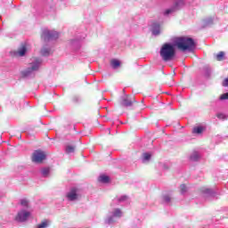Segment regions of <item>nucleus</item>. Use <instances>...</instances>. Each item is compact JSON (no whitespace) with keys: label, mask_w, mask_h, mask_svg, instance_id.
Listing matches in <instances>:
<instances>
[{"label":"nucleus","mask_w":228,"mask_h":228,"mask_svg":"<svg viewBox=\"0 0 228 228\" xmlns=\"http://www.w3.org/2000/svg\"><path fill=\"white\" fill-rule=\"evenodd\" d=\"M227 99H228V93L223 94L219 97V101H227Z\"/></svg>","instance_id":"obj_24"},{"label":"nucleus","mask_w":228,"mask_h":228,"mask_svg":"<svg viewBox=\"0 0 228 228\" xmlns=\"http://www.w3.org/2000/svg\"><path fill=\"white\" fill-rule=\"evenodd\" d=\"M180 190H181V193H186V191H187L186 184H181Z\"/></svg>","instance_id":"obj_25"},{"label":"nucleus","mask_w":228,"mask_h":228,"mask_svg":"<svg viewBox=\"0 0 228 228\" xmlns=\"http://www.w3.org/2000/svg\"><path fill=\"white\" fill-rule=\"evenodd\" d=\"M217 118H219L220 120H227V116H225L223 113H219L216 115Z\"/></svg>","instance_id":"obj_23"},{"label":"nucleus","mask_w":228,"mask_h":228,"mask_svg":"<svg viewBox=\"0 0 228 228\" xmlns=\"http://www.w3.org/2000/svg\"><path fill=\"white\" fill-rule=\"evenodd\" d=\"M41 54L43 56H47L49 54V50H47V48H44L43 50H41Z\"/></svg>","instance_id":"obj_26"},{"label":"nucleus","mask_w":228,"mask_h":228,"mask_svg":"<svg viewBox=\"0 0 228 228\" xmlns=\"http://www.w3.org/2000/svg\"><path fill=\"white\" fill-rule=\"evenodd\" d=\"M0 13H6V9H4V8L0 9Z\"/></svg>","instance_id":"obj_31"},{"label":"nucleus","mask_w":228,"mask_h":228,"mask_svg":"<svg viewBox=\"0 0 228 228\" xmlns=\"http://www.w3.org/2000/svg\"><path fill=\"white\" fill-rule=\"evenodd\" d=\"M114 216L120 218V216H122V210H120V208H116L114 210Z\"/></svg>","instance_id":"obj_18"},{"label":"nucleus","mask_w":228,"mask_h":228,"mask_svg":"<svg viewBox=\"0 0 228 228\" xmlns=\"http://www.w3.org/2000/svg\"><path fill=\"white\" fill-rule=\"evenodd\" d=\"M58 37H60V34L56 31L45 30L42 34V38L45 42H47V40H56Z\"/></svg>","instance_id":"obj_5"},{"label":"nucleus","mask_w":228,"mask_h":228,"mask_svg":"<svg viewBox=\"0 0 228 228\" xmlns=\"http://www.w3.org/2000/svg\"><path fill=\"white\" fill-rule=\"evenodd\" d=\"M110 65L112 69H118V67H120V61L113 59L110 61Z\"/></svg>","instance_id":"obj_14"},{"label":"nucleus","mask_w":228,"mask_h":228,"mask_svg":"<svg viewBox=\"0 0 228 228\" xmlns=\"http://www.w3.org/2000/svg\"><path fill=\"white\" fill-rule=\"evenodd\" d=\"M31 214L28 211L21 210L16 216L17 222H26Z\"/></svg>","instance_id":"obj_6"},{"label":"nucleus","mask_w":228,"mask_h":228,"mask_svg":"<svg viewBox=\"0 0 228 228\" xmlns=\"http://www.w3.org/2000/svg\"><path fill=\"white\" fill-rule=\"evenodd\" d=\"M74 151H76V147L75 146H67L66 148V151L68 152V154H69L70 152H74Z\"/></svg>","instance_id":"obj_20"},{"label":"nucleus","mask_w":228,"mask_h":228,"mask_svg":"<svg viewBox=\"0 0 228 228\" xmlns=\"http://www.w3.org/2000/svg\"><path fill=\"white\" fill-rule=\"evenodd\" d=\"M173 12H175V8L167 9L165 12L166 15H169V13H173Z\"/></svg>","instance_id":"obj_27"},{"label":"nucleus","mask_w":228,"mask_h":228,"mask_svg":"<svg viewBox=\"0 0 228 228\" xmlns=\"http://www.w3.org/2000/svg\"><path fill=\"white\" fill-rule=\"evenodd\" d=\"M47 225H49L47 220H44L41 222V224H37V228H45Z\"/></svg>","instance_id":"obj_19"},{"label":"nucleus","mask_w":228,"mask_h":228,"mask_svg":"<svg viewBox=\"0 0 228 228\" xmlns=\"http://www.w3.org/2000/svg\"><path fill=\"white\" fill-rule=\"evenodd\" d=\"M163 200H164V202L168 203L172 200V198H170V196H168V195H166V196H164Z\"/></svg>","instance_id":"obj_28"},{"label":"nucleus","mask_w":228,"mask_h":228,"mask_svg":"<svg viewBox=\"0 0 228 228\" xmlns=\"http://www.w3.org/2000/svg\"><path fill=\"white\" fill-rule=\"evenodd\" d=\"M152 155H151V153H143L142 154V158L144 161H149V159H151Z\"/></svg>","instance_id":"obj_22"},{"label":"nucleus","mask_w":228,"mask_h":228,"mask_svg":"<svg viewBox=\"0 0 228 228\" xmlns=\"http://www.w3.org/2000/svg\"><path fill=\"white\" fill-rule=\"evenodd\" d=\"M69 200H77V189L73 188L67 194Z\"/></svg>","instance_id":"obj_7"},{"label":"nucleus","mask_w":228,"mask_h":228,"mask_svg":"<svg viewBox=\"0 0 228 228\" xmlns=\"http://www.w3.org/2000/svg\"><path fill=\"white\" fill-rule=\"evenodd\" d=\"M204 131V127L202 126H197L194 127L192 130V133H195L196 134H201V133Z\"/></svg>","instance_id":"obj_17"},{"label":"nucleus","mask_w":228,"mask_h":228,"mask_svg":"<svg viewBox=\"0 0 228 228\" xmlns=\"http://www.w3.org/2000/svg\"><path fill=\"white\" fill-rule=\"evenodd\" d=\"M127 198L126 196H124L123 198H121L119 200H126Z\"/></svg>","instance_id":"obj_32"},{"label":"nucleus","mask_w":228,"mask_h":228,"mask_svg":"<svg viewBox=\"0 0 228 228\" xmlns=\"http://www.w3.org/2000/svg\"><path fill=\"white\" fill-rule=\"evenodd\" d=\"M27 52L28 47H26V45H21L20 47L17 50L16 54L18 56H24Z\"/></svg>","instance_id":"obj_9"},{"label":"nucleus","mask_w":228,"mask_h":228,"mask_svg":"<svg viewBox=\"0 0 228 228\" xmlns=\"http://www.w3.org/2000/svg\"><path fill=\"white\" fill-rule=\"evenodd\" d=\"M45 158H47L45 152L41 150H37L33 152L31 159L33 163H43Z\"/></svg>","instance_id":"obj_3"},{"label":"nucleus","mask_w":228,"mask_h":228,"mask_svg":"<svg viewBox=\"0 0 228 228\" xmlns=\"http://www.w3.org/2000/svg\"><path fill=\"white\" fill-rule=\"evenodd\" d=\"M70 102L72 106H79L81 104V98L78 95H73L70 98Z\"/></svg>","instance_id":"obj_8"},{"label":"nucleus","mask_w":228,"mask_h":228,"mask_svg":"<svg viewBox=\"0 0 228 228\" xmlns=\"http://www.w3.org/2000/svg\"><path fill=\"white\" fill-rule=\"evenodd\" d=\"M41 174L43 177H49V174H51V168L50 167H45L41 169Z\"/></svg>","instance_id":"obj_16"},{"label":"nucleus","mask_w":228,"mask_h":228,"mask_svg":"<svg viewBox=\"0 0 228 228\" xmlns=\"http://www.w3.org/2000/svg\"><path fill=\"white\" fill-rule=\"evenodd\" d=\"M200 158V155L199 154V152L194 151L191 153L190 159L191 161H199Z\"/></svg>","instance_id":"obj_15"},{"label":"nucleus","mask_w":228,"mask_h":228,"mask_svg":"<svg viewBox=\"0 0 228 228\" xmlns=\"http://www.w3.org/2000/svg\"><path fill=\"white\" fill-rule=\"evenodd\" d=\"M175 44L179 51H190L195 47V41L191 37H180L175 41Z\"/></svg>","instance_id":"obj_1"},{"label":"nucleus","mask_w":228,"mask_h":228,"mask_svg":"<svg viewBox=\"0 0 228 228\" xmlns=\"http://www.w3.org/2000/svg\"><path fill=\"white\" fill-rule=\"evenodd\" d=\"M113 222H115V220H113V217H110L108 219V224H113Z\"/></svg>","instance_id":"obj_30"},{"label":"nucleus","mask_w":228,"mask_h":228,"mask_svg":"<svg viewBox=\"0 0 228 228\" xmlns=\"http://www.w3.org/2000/svg\"><path fill=\"white\" fill-rule=\"evenodd\" d=\"M152 33L154 35H159V33H160V26H159V23H153Z\"/></svg>","instance_id":"obj_13"},{"label":"nucleus","mask_w":228,"mask_h":228,"mask_svg":"<svg viewBox=\"0 0 228 228\" xmlns=\"http://www.w3.org/2000/svg\"><path fill=\"white\" fill-rule=\"evenodd\" d=\"M99 183H102L103 184H108L110 183V176L106 175H102L98 178Z\"/></svg>","instance_id":"obj_10"},{"label":"nucleus","mask_w":228,"mask_h":228,"mask_svg":"<svg viewBox=\"0 0 228 228\" xmlns=\"http://www.w3.org/2000/svg\"><path fill=\"white\" fill-rule=\"evenodd\" d=\"M20 204L24 207V208H28L29 206V201H28V200L23 199L20 200Z\"/></svg>","instance_id":"obj_21"},{"label":"nucleus","mask_w":228,"mask_h":228,"mask_svg":"<svg viewBox=\"0 0 228 228\" xmlns=\"http://www.w3.org/2000/svg\"><path fill=\"white\" fill-rule=\"evenodd\" d=\"M228 86V78H225L223 82V86Z\"/></svg>","instance_id":"obj_29"},{"label":"nucleus","mask_w":228,"mask_h":228,"mask_svg":"<svg viewBox=\"0 0 228 228\" xmlns=\"http://www.w3.org/2000/svg\"><path fill=\"white\" fill-rule=\"evenodd\" d=\"M136 102V98L134 95H125L122 97L120 104L125 108H129Z\"/></svg>","instance_id":"obj_4"},{"label":"nucleus","mask_w":228,"mask_h":228,"mask_svg":"<svg viewBox=\"0 0 228 228\" xmlns=\"http://www.w3.org/2000/svg\"><path fill=\"white\" fill-rule=\"evenodd\" d=\"M215 58H216V61H224V60L225 58V53L219 52L218 53H216L215 55Z\"/></svg>","instance_id":"obj_11"},{"label":"nucleus","mask_w":228,"mask_h":228,"mask_svg":"<svg viewBox=\"0 0 228 228\" xmlns=\"http://www.w3.org/2000/svg\"><path fill=\"white\" fill-rule=\"evenodd\" d=\"M33 70H38V66H32L31 68H28L27 70L22 72V75L29 76Z\"/></svg>","instance_id":"obj_12"},{"label":"nucleus","mask_w":228,"mask_h":228,"mask_svg":"<svg viewBox=\"0 0 228 228\" xmlns=\"http://www.w3.org/2000/svg\"><path fill=\"white\" fill-rule=\"evenodd\" d=\"M175 56V48L171 44L166 43L160 48V57L163 61H171Z\"/></svg>","instance_id":"obj_2"}]
</instances>
